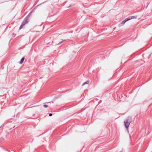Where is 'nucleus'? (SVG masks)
Listing matches in <instances>:
<instances>
[{"mask_svg":"<svg viewBox=\"0 0 152 152\" xmlns=\"http://www.w3.org/2000/svg\"><path fill=\"white\" fill-rule=\"evenodd\" d=\"M132 118L131 117H128L124 121V126L126 128L128 129L129 126L132 121Z\"/></svg>","mask_w":152,"mask_h":152,"instance_id":"1","label":"nucleus"},{"mask_svg":"<svg viewBox=\"0 0 152 152\" xmlns=\"http://www.w3.org/2000/svg\"><path fill=\"white\" fill-rule=\"evenodd\" d=\"M28 20L27 19L25 18L23 21V22L22 23L21 25H20V28L19 29H21L22 28H23V26L26 24L28 23Z\"/></svg>","mask_w":152,"mask_h":152,"instance_id":"2","label":"nucleus"},{"mask_svg":"<svg viewBox=\"0 0 152 152\" xmlns=\"http://www.w3.org/2000/svg\"><path fill=\"white\" fill-rule=\"evenodd\" d=\"M24 59H25V58L24 57H23V58H22L20 62V64H22L24 60Z\"/></svg>","mask_w":152,"mask_h":152,"instance_id":"3","label":"nucleus"},{"mask_svg":"<svg viewBox=\"0 0 152 152\" xmlns=\"http://www.w3.org/2000/svg\"><path fill=\"white\" fill-rule=\"evenodd\" d=\"M89 83V81H87L86 82H85L83 84H82V86H84V85H85V84H88Z\"/></svg>","mask_w":152,"mask_h":152,"instance_id":"4","label":"nucleus"},{"mask_svg":"<svg viewBox=\"0 0 152 152\" xmlns=\"http://www.w3.org/2000/svg\"><path fill=\"white\" fill-rule=\"evenodd\" d=\"M131 19L130 18V17H128V18H126L125 19V20H126V21H127L129 20H130Z\"/></svg>","mask_w":152,"mask_h":152,"instance_id":"5","label":"nucleus"},{"mask_svg":"<svg viewBox=\"0 0 152 152\" xmlns=\"http://www.w3.org/2000/svg\"><path fill=\"white\" fill-rule=\"evenodd\" d=\"M130 18L131 19H134V18L136 19L137 18V16H130Z\"/></svg>","mask_w":152,"mask_h":152,"instance_id":"6","label":"nucleus"},{"mask_svg":"<svg viewBox=\"0 0 152 152\" xmlns=\"http://www.w3.org/2000/svg\"><path fill=\"white\" fill-rule=\"evenodd\" d=\"M66 41V40L65 39H64V40H62V41H61L58 44V45H59L61 44L63 42V41Z\"/></svg>","mask_w":152,"mask_h":152,"instance_id":"7","label":"nucleus"},{"mask_svg":"<svg viewBox=\"0 0 152 152\" xmlns=\"http://www.w3.org/2000/svg\"><path fill=\"white\" fill-rule=\"evenodd\" d=\"M126 22V20H125V19L123 21L121 22V24H124Z\"/></svg>","mask_w":152,"mask_h":152,"instance_id":"8","label":"nucleus"},{"mask_svg":"<svg viewBox=\"0 0 152 152\" xmlns=\"http://www.w3.org/2000/svg\"><path fill=\"white\" fill-rule=\"evenodd\" d=\"M48 106V105H47L44 104L43 105V107L45 108L47 107Z\"/></svg>","mask_w":152,"mask_h":152,"instance_id":"9","label":"nucleus"},{"mask_svg":"<svg viewBox=\"0 0 152 152\" xmlns=\"http://www.w3.org/2000/svg\"><path fill=\"white\" fill-rule=\"evenodd\" d=\"M52 113H50V114H49V116H52Z\"/></svg>","mask_w":152,"mask_h":152,"instance_id":"10","label":"nucleus"},{"mask_svg":"<svg viewBox=\"0 0 152 152\" xmlns=\"http://www.w3.org/2000/svg\"><path fill=\"white\" fill-rule=\"evenodd\" d=\"M120 152H123L122 151H121Z\"/></svg>","mask_w":152,"mask_h":152,"instance_id":"11","label":"nucleus"}]
</instances>
